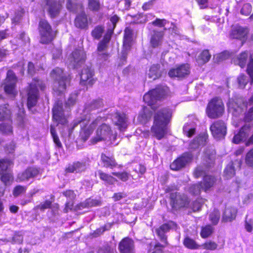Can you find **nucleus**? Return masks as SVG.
I'll list each match as a JSON object with an SVG mask.
<instances>
[{
	"label": "nucleus",
	"instance_id": "nucleus-35",
	"mask_svg": "<svg viewBox=\"0 0 253 253\" xmlns=\"http://www.w3.org/2000/svg\"><path fill=\"white\" fill-rule=\"evenodd\" d=\"M248 59V52L247 51L242 52L237 57L236 60H234L235 64L239 65L242 68L245 67L247 61Z\"/></svg>",
	"mask_w": 253,
	"mask_h": 253
},
{
	"label": "nucleus",
	"instance_id": "nucleus-37",
	"mask_svg": "<svg viewBox=\"0 0 253 253\" xmlns=\"http://www.w3.org/2000/svg\"><path fill=\"white\" fill-rule=\"evenodd\" d=\"M101 158L104 167L112 168L116 166L115 161L113 157L107 156L105 154H102Z\"/></svg>",
	"mask_w": 253,
	"mask_h": 253
},
{
	"label": "nucleus",
	"instance_id": "nucleus-15",
	"mask_svg": "<svg viewBox=\"0 0 253 253\" xmlns=\"http://www.w3.org/2000/svg\"><path fill=\"white\" fill-rule=\"evenodd\" d=\"M132 31L130 29L126 28L125 30L123 49L122 51V55L120 59L122 64H124V62H126L127 53L130 50L132 45Z\"/></svg>",
	"mask_w": 253,
	"mask_h": 253
},
{
	"label": "nucleus",
	"instance_id": "nucleus-50",
	"mask_svg": "<svg viewBox=\"0 0 253 253\" xmlns=\"http://www.w3.org/2000/svg\"><path fill=\"white\" fill-rule=\"evenodd\" d=\"M213 231V228L211 225H207L203 227L201 232L202 238H206L210 236Z\"/></svg>",
	"mask_w": 253,
	"mask_h": 253
},
{
	"label": "nucleus",
	"instance_id": "nucleus-28",
	"mask_svg": "<svg viewBox=\"0 0 253 253\" xmlns=\"http://www.w3.org/2000/svg\"><path fill=\"white\" fill-rule=\"evenodd\" d=\"M0 124V132L4 135H9L13 133L12 121L11 119L2 121Z\"/></svg>",
	"mask_w": 253,
	"mask_h": 253
},
{
	"label": "nucleus",
	"instance_id": "nucleus-59",
	"mask_svg": "<svg viewBox=\"0 0 253 253\" xmlns=\"http://www.w3.org/2000/svg\"><path fill=\"white\" fill-rule=\"evenodd\" d=\"M246 162L248 165L253 167V149L251 150L247 154Z\"/></svg>",
	"mask_w": 253,
	"mask_h": 253
},
{
	"label": "nucleus",
	"instance_id": "nucleus-12",
	"mask_svg": "<svg viewBox=\"0 0 253 253\" xmlns=\"http://www.w3.org/2000/svg\"><path fill=\"white\" fill-rule=\"evenodd\" d=\"M17 78L11 70H8L7 72L6 78L4 83L5 92L11 97H14L17 94L16 89Z\"/></svg>",
	"mask_w": 253,
	"mask_h": 253
},
{
	"label": "nucleus",
	"instance_id": "nucleus-22",
	"mask_svg": "<svg viewBox=\"0 0 253 253\" xmlns=\"http://www.w3.org/2000/svg\"><path fill=\"white\" fill-rule=\"evenodd\" d=\"M111 119L121 131H125L128 125L127 119L125 114L117 112L112 116Z\"/></svg>",
	"mask_w": 253,
	"mask_h": 253
},
{
	"label": "nucleus",
	"instance_id": "nucleus-45",
	"mask_svg": "<svg viewBox=\"0 0 253 253\" xmlns=\"http://www.w3.org/2000/svg\"><path fill=\"white\" fill-rule=\"evenodd\" d=\"M115 249L109 244L106 243L100 246L97 251V253H114Z\"/></svg>",
	"mask_w": 253,
	"mask_h": 253
},
{
	"label": "nucleus",
	"instance_id": "nucleus-18",
	"mask_svg": "<svg viewBox=\"0 0 253 253\" xmlns=\"http://www.w3.org/2000/svg\"><path fill=\"white\" fill-rule=\"evenodd\" d=\"M170 204L173 208L178 209L185 207L188 204L187 197L179 193H171L170 195Z\"/></svg>",
	"mask_w": 253,
	"mask_h": 253
},
{
	"label": "nucleus",
	"instance_id": "nucleus-17",
	"mask_svg": "<svg viewBox=\"0 0 253 253\" xmlns=\"http://www.w3.org/2000/svg\"><path fill=\"white\" fill-rule=\"evenodd\" d=\"M210 130L215 138H222L226 133V126L224 122L216 121L211 125Z\"/></svg>",
	"mask_w": 253,
	"mask_h": 253
},
{
	"label": "nucleus",
	"instance_id": "nucleus-34",
	"mask_svg": "<svg viewBox=\"0 0 253 253\" xmlns=\"http://www.w3.org/2000/svg\"><path fill=\"white\" fill-rule=\"evenodd\" d=\"M245 229L249 232H251L253 230V210L248 212L245 220Z\"/></svg>",
	"mask_w": 253,
	"mask_h": 253
},
{
	"label": "nucleus",
	"instance_id": "nucleus-20",
	"mask_svg": "<svg viewBox=\"0 0 253 253\" xmlns=\"http://www.w3.org/2000/svg\"><path fill=\"white\" fill-rule=\"evenodd\" d=\"M176 226V224L171 221L168 222L162 225L159 228L156 230V233L160 238L161 241L164 243V247L167 245V237L166 234L170 229L174 228Z\"/></svg>",
	"mask_w": 253,
	"mask_h": 253
},
{
	"label": "nucleus",
	"instance_id": "nucleus-25",
	"mask_svg": "<svg viewBox=\"0 0 253 253\" xmlns=\"http://www.w3.org/2000/svg\"><path fill=\"white\" fill-rule=\"evenodd\" d=\"M119 249L121 253H134V242L129 238H125L120 243Z\"/></svg>",
	"mask_w": 253,
	"mask_h": 253
},
{
	"label": "nucleus",
	"instance_id": "nucleus-43",
	"mask_svg": "<svg viewBox=\"0 0 253 253\" xmlns=\"http://www.w3.org/2000/svg\"><path fill=\"white\" fill-rule=\"evenodd\" d=\"M231 56L230 53L228 51H224L219 54L214 55L213 59L215 62L219 63L228 59Z\"/></svg>",
	"mask_w": 253,
	"mask_h": 253
},
{
	"label": "nucleus",
	"instance_id": "nucleus-26",
	"mask_svg": "<svg viewBox=\"0 0 253 253\" xmlns=\"http://www.w3.org/2000/svg\"><path fill=\"white\" fill-rule=\"evenodd\" d=\"M46 9L51 16L58 15L62 7L60 2L55 0H46Z\"/></svg>",
	"mask_w": 253,
	"mask_h": 253
},
{
	"label": "nucleus",
	"instance_id": "nucleus-24",
	"mask_svg": "<svg viewBox=\"0 0 253 253\" xmlns=\"http://www.w3.org/2000/svg\"><path fill=\"white\" fill-rule=\"evenodd\" d=\"M39 173V169L36 168H29L21 173H18L17 181L22 182L34 178Z\"/></svg>",
	"mask_w": 253,
	"mask_h": 253
},
{
	"label": "nucleus",
	"instance_id": "nucleus-2",
	"mask_svg": "<svg viewBox=\"0 0 253 253\" xmlns=\"http://www.w3.org/2000/svg\"><path fill=\"white\" fill-rule=\"evenodd\" d=\"M168 90L167 86L159 85L145 93L143 96L144 101L155 112L154 125L151 127V131L159 140L167 134L168 124L172 113L171 108L161 106L158 102L168 94Z\"/></svg>",
	"mask_w": 253,
	"mask_h": 253
},
{
	"label": "nucleus",
	"instance_id": "nucleus-40",
	"mask_svg": "<svg viewBox=\"0 0 253 253\" xmlns=\"http://www.w3.org/2000/svg\"><path fill=\"white\" fill-rule=\"evenodd\" d=\"M211 57V55L209 53V50H205L200 53L197 60L199 64H204L208 62Z\"/></svg>",
	"mask_w": 253,
	"mask_h": 253
},
{
	"label": "nucleus",
	"instance_id": "nucleus-4",
	"mask_svg": "<svg viewBox=\"0 0 253 253\" xmlns=\"http://www.w3.org/2000/svg\"><path fill=\"white\" fill-rule=\"evenodd\" d=\"M162 27H164L165 30L168 29L169 32L174 36L179 34V30L172 23L169 24L165 19L157 18L152 23H149L148 26L149 30L153 32V34L152 33L151 44L154 47L158 46L161 43L163 32L162 31H158V28Z\"/></svg>",
	"mask_w": 253,
	"mask_h": 253
},
{
	"label": "nucleus",
	"instance_id": "nucleus-47",
	"mask_svg": "<svg viewBox=\"0 0 253 253\" xmlns=\"http://www.w3.org/2000/svg\"><path fill=\"white\" fill-rule=\"evenodd\" d=\"M220 216V214L219 211L214 209L210 214V220L213 224L216 225L219 221Z\"/></svg>",
	"mask_w": 253,
	"mask_h": 253
},
{
	"label": "nucleus",
	"instance_id": "nucleus-5",
	"mask_svg": "<svg viewBox=\"0 0 253 253\" xmlns=\"http://www.w3.org/2000/svg\"><path fill=\"white\" fill-rule=\"evenodd\" d=\"M119 17H110V18L108 19L106 33L105 34L103 40L98 43L97 50L99 54H102L103 58L105 60H106L108 57V54L106 53L108 44L110 41L112 35L113 33L114 29L116 26V23L119 21Z\"/></svg>",
	"mask_w": 253,
	"mask_h": 253
},
{
	"label": "nucleus",
	"instance_id": "nucleus-19",
	"mask_svg": "<svg viewBox=\"0 0 253 253\" xmlns=\"http://www.w3.org/2000/svg\"><path fill=\"white\" fill-rule=\"evenodd\" d=\"M93 71L90 66L86 65L82 70L81 76L80 84L82 85L91 86L95 82L92 78Z\"/></svg>",
	"mask_w": 253,
	"mask_h": 253
},
{
	"label": "nucleus",
	"instance_id": "nucleus-11",
	"mask_svg": "<svg viewBox=\"0 0 253 253\" xmlns=\"http://www.w3.org/2000/svg\"><path fill=\"white\" fill-rule=\"evenodd\" d=\"M12 165V161L10 159L0 160V178L5 185H9L13 180V176L9 169Z\"/></svg>",
	"mask_w": 253,
	"mask_h": 253
},
{
	"label": "nucleus",
	"instance_id": "nucleus-3",
	"mask_svg": "<svg viewBox=\"0 0 253 253\" xmlns=\"http://www.w3.org/2000/svg\"><path fill=\"white\" fill-rule=\"evenodd\" d=\"M207 137L205 134H200L195 138L189 144L190 152L184 153L181 157L175 160L170 165V169L174 170H178L184 167L186 164L198 156L200 148L204 146L207 141Z\"/></svg>",
	"mask_w": 253,
	"mask_h": 253
},
{
	"label": "nucleus",
	"instance_id": "nucleus-41",
	"mask_svg": "<svg viewBox=\"0 0 253 253\" xmlns=\"http://www.w3.org/2000/svg\"><path fill=\"white\" fill-rule=\"evenodd\" d=\"M100 204V201L97 199L88 198L86 199L84 202L81 203L80 207L83 208H89L99 206Z\"/></svg>",
	"mask_w": 253,
	"mask_h": 253
},
{
	"label": "nucleus",
	"instance_id": "nucleus-55",
	"mask_svg": "<svg viewBox=\"0 0 253 253\" xmlns=\"http://www.w3.org/2000/svg\"><path fill=\"white\" fill-rule=\"evenodd\" d=\"M100 3L99 0H88L89 9L92 11H97L99 9Z\"/></svg>",
	"mask_w": 253,
	"mask_h": 253
},
{
	"label": "nucleus",
	"instance_id": "nucleus-16",
	"mask_svg": "<svg viewBox=\"0 0 253 253\" xmlns=\"http://www.w3.org/2000/svg\"><path fill=\"white\" fill-rule=\"evenodd\" d=\"M190 73V65L188 64H182L170 69L169 75L170 78L182 79L186 78Z\"/></svg>",
	"mask_w": 253,
	"mask_h": 253
},
{
	"label": "nucleus",
	"instance_id": "nucleus-42",
	"mask_svg": "<svg viewBox=\"0 0 253 253\" xmlns=\"http://www.w3.org/2000/svg\"><path fill=\"white\" fill-rule=\"evenodd\" d=\"M235 173V170L232 163H230L226 167L224 171V175L227 178L232 177Z\"/></svg>",
	"mask_w": 253,
	"mask_h": 253
},
{
	"label": "nucleus",
	"instance_id": "nucleus-56",
	"mask_svg": "<svg viewBox=\"0 0 253 253\" xmlns=\"http://www.w3.org/2000/svg\"><path fill=\"white\" fill-rule=\"evenodd\" d=\"M26 187L25 186L17 185L13 189V194L14 196L17 197L20 194H23L26 192Z\"/></svg>",
	"mask_w": 253,
	"mask_h": 253
},
{
	"label": "nucleus",
	"instance_id": "nucleus-21",
	"mask_svg": "<svg viewBox=\"0 0 253 253\" xmlns=\"http://www.w3.org/2000/svg\"><path fill=\"white\" fill-rule=\"evenodd\" d=\"M249 30L247 27L235 25L232 27L230 36L233 39H240L245 41L247 39Z\"/></svg>",
	"mask_w": 253,
	"mask_h": 253
},
{
	"label": "nucleus",
	"instance_id": "nucleus-38",
	"mask_svg": "<svg viewBox=\"0 0 253 253\" xmlns=\"http://www.w3.org/2000/svg\"><path fill=\"white\" fill-rule=\"evenodd\" d=\"M152 113L147 108H144L143 112L139 114L138 120L141 123L145 124L150 119Z\"/></svg>",
	"mask_w": 253,
	"mask_h": 253
},
{
	"label": "nucleus",
	"instance_id": "nucleus-44",
	"mask_svg": "<svg viewBox=\"0 0 253 253\" xmlns=\"http://www.w3.org/2000/svg\"><path fill=\"white\" fill-rule=\"evenodd\" d=\"M98 173L100 178L108 184H113L116 181V179L112 176L100 170L98 171Z\"/></svg>",
	"mask_w": 253,
	"mask_h": 253
},
{
	"label": "nucleus",
	"instance_id": "nucleus-39",
	"mask_svg": "<svg viewBox=\"0 0 253 253\" xmlns=\"http://www.w3.org/2000/svg\"><path fill=\"white\" fill-rule=\"evenodd\" d=\"M67 8L75 13H78L83 11V6L80 3L75 4L72 2L71 0H68L67 2Z\"/></svg>",
	"mask_w": 253,
	"mask_h": 253
},
{
	"label": "nucleus",
	"instance_id": "nucleus-51",
	"mask_svg": "<svg viewBox=\"0 0 253 253\" xmlns=\"http://www.w3.org/2000/svg\"><path fill=\"white\" fill-rule=\"evenodd\" d=\"M203 249L211 251H214L217 248V244L211 240H209L206 242L202 245Z\"/></svg>",
	"mask_w": 253,
	"mask_h": 253
},
{
	"label": "nucleus",
	"instance_id": "nucleus-9",
	"mask_svg": "<svg viewBox=\"0 0 253 253\" xmlns=\"http://www.w3.org/2000/svg\"><path fill=\"white\" fill-rule=\"evenodd\" d=\"M216 178L210 175H206L203 178V182L191 185L189 188V192L192 194L198 195L202 190L208 191L215 184Z\"/></svg>",
	"mask_w": 253,
	"mask_h": 253
},
{
	"label": "nucleus",
	"instance_id": "nucleus-52",
	"mask_svg": "<svg viewBox=\"0 0 253 253\" xmlns=\"http://www.w3.org/2000/svg\"><path fill=\"white\" fill-rule=\"evenodd\" d=\"M0 144L1 145L3 146L6 153L11 154H12L14 153L15 151V144L13 141H11L9 143H7L5 145H4L2 143V142L1 140H0Z\"/></svg>",
	"mask_w": 253,
	"mask_h": 253
},
{
	"label": "nucleus",
	"instance_id": "nucleus-29",
	"mask_svg": "<svg viewBox=\"0 0 253 253\" xmlns=\"http://www.w3.org/2000/svg\"><path fill=\"white\" fill-rule=\"evenodd\" d=\"M86 168L85 162H77L72 165H70L66 168V171L69 172H81L85 170Z\"/></svg>",
	"mask_w": 253,
	"mask_h": 253
},
{
	"label": "nucleus",
	"instance_id": "nucleus-63",
	"mask_svg": "<svg viewBox=\"0 0 253 253\" xmlns=\"http://www.w3.org/2000/svg\"><path fill=\"white\" fill-rule=\"evenodd\" d=\"M155 1V0H151L144 3L142 6V9L145 11L150 9L153 7Z\"/></svg>",
	"mask_w": 253,
	"mask_h": 253
},
{
	"label": "nucleus",
	"instance_id": "nucleus-14",
	"mask_svg": "<svg viewBox=\"0 0 253 253\" xmlns=\"http://www.w3.org/2000/svg\"><path fill=\"white\" fill-rule=\"evenodd\" d=\"M215 152L213 149H211L209 151L206 150L205 152V155L207 160H206V166H198L194 171V175L196 177L198 178L201 176L206 174V170L209 168L211 167L213 164L214 158H215Z\"/></svg>",
	"mask_w": 253,
	"mask_h": 253
},
{
	"label": "nucleus",
	"instance_id": "nucleus-62",
	"mask_svg": "<svg viewBox=\"0 0 253 253\" xmlns=\"http://www.w3.org/2000/svg\"><path fill=\"white\" fill-rule=\"evenodd\" d=\"M63 195L68 199V200H73L75 198V194L72 190H67L63 193Z\"/></svg>",
	"mask_w": 253,
	"mask_h": 253
},
{
	"label": "nucleus",
	"instance_id": "nucleus-10",
	"mask_svg": "<svg viewBox=\"0 0 253 253\" xmlns=\"http://www.w3.org/2000/svg\"><path fill=\"white\" fill-rule=\"evenodd\" d=\"M224 111V105L221 99L217 97L213 98L209 103L207 108L209 117L216 118L220 117Z\"/></svg>",
	"mask_w": 253,
	"mask_h": 253
},
{
	"label": "nucleus",
	"instance_id": "nucleus-6",
	"mask_svg": "<svg viewBox=\"0 0 253 253\" xmlns=\"http://www.w3.org/2000/svg\"><path fill=\"white\" fill-rule=\"evenodd\" d=\"M44 87V82L36 78L30 84L27 93V106L29 110L37 104L39 97V89L42 90Z\"/></svg>",
	"mask_w": 253,
	"mask_h": 253
},
{
	"label": "nucleus",
	"instance_id": "nucleus-31",
	"mask_svg": "<svg viewBox=\"0 0 253 253\" xmlns=\"http://www.w3.org/2000/svg\"><path fill=\"white\" fill-rule=\"evenodd\" d=\"M91 21L90 17H89L88 19L87 17H76L74 23L76 27L84 29L87 28Z\"/></svg>",
	"mask_w": 253,
	"mask_h": 253
},
{
	"label": "nucleus",
	"instance_id": "nucleus-54",
	"mask_svg": "<svg viewBox=\"0 0 253 253\" xmlns=\"http://www.w3.org/2000/svg\"><path fill=\"white\" fill-rule=\"evenodd\" d=\"M239 87L244 88L248 82L249 78L244 74H241L237 79Z\"/></svg>",
	"mask_w": 253,
	"mask_h": 253
},
{
	"label": "nucleus",
	"instance_id": "nucleus-61",
	"mask_svg": "<svg viewBox=\"0 0 253 253\" xmlns=\"http://www.w3.org/2000/svg\"><path fill=\"white\" fill-rule=\"evenodd\" d=\"M113 174L124 181H126L128 177V173L126 172L121 173H113Z\"/></svg>",
	"mask_w": 253,
	"mask_h": 253
},
{
	"label": "nucleus",
	"instance_id": "nucleus-7",
	"mask_svg": "<svg viewBox=\"0 0 253 253\" xmlns=\"http://www.w3.org/2000/svg\"><path fill=\"white\" fill-rule=\"evenodd\" d=\"M51 76L55 80L53 88L54 91L57 95H61L64 92L70 78L69 77H67L63 70L59 68L53 69L51 73Z\"/></svg>",
	"mask_w": 253,
	"mask_h": 253
},
{
	"label": "nucleus",
	"instance_id": "nucleus-30",
	"mask_svg": "<svg viewBox=\"0 0 253 253\" xmlns=\"http://www.w3.org/2000/svg\"><path fill=\"white\" fill-rule=\"evenodd\" d=\"M11 119V112L7 104L0 105V121Z\"/></svg>",
	"mask_w": 253,
	"mask_h": 253
},
{
	"label": "nucleus",
	"instance_id": "nucleus-32",
	"mask_svg": "<svg viewBox=\"0 0 253 253\" xmlns=\"http://www.w3.org/2000/svg\"><path fill=\"white\" fill-rule=\"evenodd\" d=\"M148 78L153 80H155L158 79L161 76V73L160 71V65L154 64L153 65L149 70V72L147 74Z\"/></svg>",
	"mask_w": 253,
	"mask_h": 253
},
{
	"label": "nucleus",
	"instance_id": "nucleus-49",
	"mask_svg": "<svg viewBox=\"0 0 253 253\" xmlns=\"http://www.w3.org/2000/svg\"><path fill=\"white\" fill-rule=\"evenodd\" d=\"M77 92H74L71 93L68 98L67 101L65 103V107L66 108H70L71 106L74 105L76 101L77 97Z\"/></svg>",
	"mask_w": 253,
	"mask_h": 253
},
{
	"label": "nucleus",
	"instance_id": "nucleus-8",
	"mask_svg": "<svg viewBox=\"0 0 253 253\" xmlns=\"http://www.w3.org/2000/svg\"><path fill=\"white\" fill-rule=\"evenodd\" d=\"M39 30L41 36L40 42L47 44L51 42L56 36V31L53 30L49 23L44 19H42L39 24Z\"/></svg>",
	"mask_w": 253,
	"mask_h": 253
},
{
	"label": "nucleus",
	"instance_id": "nucleus-48",
	"mask_svg": "<svg viewBox=\"0 0 253 253\" xmlns=\"http://www.w3.org/2000/svg\"><path fill=\"white\" fill-rule=\"evenodd\" d=\"M104 28L101 26L96 27L92 31V36L96 39H99L104 32Z\"/></svg>",
	"mask_w": 253,
	"mask_h": 253
},
{
	"label": "nucleus",
	"instance_id": "nucleus-64",
	"mask_svg": "<svg viewBox=\"0 0 253 253\" xmlns=\"http://www.w3.org/2000/svg\"><path fill=\"white\" fill-rule=\"evenodd\" d=\"M164 248V246L162 245L160 243L157 244L154 249V251L151 253V251H149V253H163L162 251V249Z\"/></svg>",
	"mask_w": 253,
	"mask_h": 253
},
{
	"label": "nucleus",
	"instance_id": "nucleus-13",
	"mask_svg": "<svg viewBox=\"0 0 253 253\" xmlns=\"http://www.w3.org/2000/svg\"><path fill=\"white\" fill-rule=\"evenodd\" d=\"M86 58V55L82 49H75L69 58V66L70 68L78 69L84 64Z\"/></svg>",
	"mask_w": 253,
	"mask_h": 253
},
{
	"label": "nucleus",
	"instance_id": "nucleus-46",
	"mask_svg": "<svg viewBox=\"0 0 253 253\" xmlns=\"http://www.w3.org/2000/svg\"><path fill=\"white\" fill-rule=\"evenodd\" d=\"M50 133L52 137L53 141L55 144L56 146L58 147H61L62 146V144L59 140V138L56 132V130L55 129V126L54 125H51L50 126Z\"/></svg>",
	"mask_w": 253,
	"mask_h": 253
},
{
	"label": "nucleus",
	"instance_id": "nucleus-33",
	"mask_svg": "<svg viewBox=\"0 0 253 253\" xmlns=\"http://www.w3.org/2000/svg\"><path fill=\"white\" fill-rule=\"evenodd\" d=\"M196 127V125L194 122L187 123L183 126V132L188 137H191L195 132Z\"/></svg>",
	"mask_w": 253,
	"mask_h": 253
},
{
	"label": "nucleus",
	"instance_id": "nucleus-58",
	"mask_svg": "<svg viewBox=\"0 0 253 253\" xmlns=\"http://www.w3.org/2000/svg\"><path fill=\"white\" fill-rule=\"evenodd\" d=\"M205 202V200L198 199L196 200L193 204V209L194 211H198L201 210L202 205Z\"/></svg>",
	"mask_w": 253,
	"mask_h": 253
},
{
	"label": "nucleus",
	"instance_id": "nucleus-27",
	"mask_svg": "<svg viewBox=\"0 0 253 253\" xmlns=\"http://www.w3.org/2000/svg\"><path fill=\"white\" fill-rule=\"evenodd\" d=\"M237 212L236 208L232 207H226L222 215V221L225 222L233 221L236 217Z\"/></svg>",
	"mask_w": 253,
	"mask_h": 253
},
{
	"label": "nucleus",
	"instance_id": "nucleus-57",
	"mask_svg": "<svg viewBox=\"0 0 253 253\" xmlns=\"http://www.w3.org/2000/svg\"><path fill=\"white\" fill-rule=\"evenodd\" d=\"M252 6L249 3L245 4L241 10V14L244 15H248L252 12Z\"/></svg>",
	"mask_w": 253,
	"mask_h": 253
},
{
	"label": "nucleus",
	"instance_id": "nucleus-36",
	"mask_svg": "<svg viewBox=\"0 0 253 253\" xmlns=\"http://www.w3.org/2000/svg\"><path fill=\"white\" fill-rule=\"evenodd\" d=\"M244 106L247 108L248 106H253L249 110L248 113L245 116V120L246 122H250L253 119V95L250 98L249 101L246 104H244Z\"/></svg>",
	"mask_w": 253,
	"mask_h": 253
},
{
	"label": "nucleus",
	"instance_id": "nucleus-60",
	"mask_svg": "<svg viewBox=\"0 0 253 253\" xmlns=\"http://www.w3.org/2000/svg\"><path fill=\"white\" fill-rule=\"evenodd\" d=\"M40 69H42V67L40 66V67H39V69H36L35 66L33 64L32 62H29L28 66V73L30 75H33L35 72L36 70L39 71Z\"/></svg>",
	"mask_w": 253,
	"mask_h": 253
},
{
	"label": "nucleus",
	"instance_id": "nucleus-23",
	"mask_svg": "<svg viewBox=\"0 0 253 253\" xmlns=\"http://www.w3.org/2000/svg\"><path fill=\"white\" fill-rule=\"evenodd\" d=\"M252 126L250 124H246L240 129L239 131L235 134L233 142L238 144L241 141L246 139L249 136L251 131Z\"/></svg>",
	"mask_w": 253,
	"mask_h": 253
},
{
	"label": "nucleus",
	"instance_id": "nucleus-1",
	"mask_svg": "<svg viewBox=\"0 0 253 253\" xmlns=\"http://www.w3.org/2000/svg\"><path fill=\"white\" fill-rule=\"evenodd\" d=\"M102 105L101 100H94L89 104H86L82 118L75 120L73 126L69 127L67 126V121L64 114L62 102L58 100L55 103L52 109L53 119L58 124L63 125L68 130L69 135H71L74 128L80 124L81 128V136L84 141L88 138L95 127L100 125L97 129L96 136L92 139V143H96L103 140H107L110 141L111 144L116 145L118 143L115 142L117 135L111 134L110 127L104 123L105 117L100 115L94 119L95 110Z\"/></svg>",
	"mask_w": 253,
	"mask_h": 253
},
{
	"label": "nucleus",
	"instance_id": "nucleus-53",
	"mask_svg": "<svg viewBox=\"0 0 253 253\" xmlns=\"http://www.w3.org/2000/svg\"><path fill=\"white\" fill-rule=\"evenodd\" d=\"M183 244L186 247L190 249H196L198 247L193 240L188 237L184 239Z\"/></svg>",
	"mask_w": 253,
	"mask_h": 253
}]
</instances>
